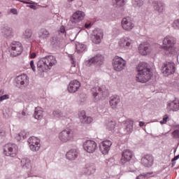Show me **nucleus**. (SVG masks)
Returning a JSON list of instances; mask_svg holds the SVG:
<instances>
[{
  "instance_id": "nucleus-1",
  "label": "nucleus",
  "mask_w": 179,
  "mask_h": 179,
  "mask_svg": "<svg viewBox=\"0 0 179 179\" xmlns=\"http://www.w3.org/2000/svg\"><path fill=\"white\" fill-rule=\"evenodd\" d=\"M137 75L136 76V82L140 83H146L152 78V71L148 67V64L145 62L140 63L137 66Z\"/></svg>"
},
{
  "instance_id": "nucleus-2",
  "label": "nucleus",
  "mask_w": 179,
  "mask_h": 179,
  "mask_svg": "<svg viewBox=\"0 0 179 179\" xmlns=\"http://www.w3.org/2000/svg\"><path fill=\"white\" fill-rule=\"evenodd\" d=\"M176 38L173 36H166L163 40V45L162 47L164 50L165 55H173L176 54Z\"/></svg>"
},
{
  "instance_id": "nucleus-3",
  "label": "nucleus",
  "mask_w": 179,
  "mask_h": 179,
  "mask_svg": "<svg viewBox=\"0 0 179 179\" xmlns=\"http://www.w3.org/2000/svg\"><path fill=\"white\" fill-rule=\"evenodd\" d=\"M113 66L116 72H121V71L125 69L127 62L122 57H115L113 60Z\"/></svg>"
},
{
  "instance_id": "nucleus-4",
  "label": "nucleus",
  "mask_w": 179,
  "mask_h": 179,
  "mask_svg": "<svg viewBox=\"0 0 179 179\" xmlns=\"http://www.w3.org/2000/svg\"><path fill=\"white\" fill-rule=\"evenodd\" d=\"M19 152V148L16 144L8 143L4 146L3 153L6 156H10L15 157Z\"/></svg>"
},
{
  "instance_id": "nucleus-5",
  "label": "nucleus",
  "mask_w": 179,
  "mask_h": 179,
  "mask_svg": "<svg viewBox=\"0 0 179 179\" xmlns=\"http://www.w3.org/2000/svg\"><path fill=\"white\" fill-rule=\"evenodd\" d=\"M162 72L165 75V76H169V75H173L176 72V66L174 63L171 62H166L163 64L162 67Z\"/></svg>"
},
{
  "instance_id": "nucleus-6",
  "label": "nucleus",
  "mask_w": 179,
  "mask_h": 179,
  "mask_svg": "<svg viewBox=\"0 0 179 179\" xmlns=\"http://www.w3.org/2000/svg\"><path fill=\"white\" fill-rule=\"evenodd\" d=\"M73 138V132L70 129L63 130L59 134V139L61 142L66 143L72 141Z\"/></svg>"
},
{
  "instance_id": "nucleus-7",
  "label": "nucleus",
  "mask_w": 179,
  "mask_h": 179,
  "mask_svg": "<svg viewBox=\"0 0 179 179\" xmlns=\"http://www.w3.org/2000/svg\"><path fill=\"white\" fill-rule=\"evenodd\" d=\"M28 143L32 152H38L40 150L41 145L40 144V139L37 138V137H30L28 139Z\"/></svg>"
},
{
  "instance_id": "nucleus-8",
  "label": "nucleus",
  "mask_w": 179,
  "mask_h": 179,
  "mask_svg": "<svg viewBox=\"0 0 179 179\" xmlns=\"http://www.w3.org/2000/svg\"><path fill=\"white\" fill-rule=\"evenodd\" d=\"M11 54L13 57H17L23 52V47L20 42L14 41L10 44Z\"/></svg>"
},
{
  "instance_id": "nucleus-9",
  "label": "nucleus",
  "mask_w": 179,
  "mask_h": 179,
  "mask_svg": "<svg viewBox=\"0 0 179 179\" xmlns=\"http://www.w3.org/2000/svg\"><path fill=\"white\" fill-rule=\"evenodd\" d=\"M104 58L101 55H97L94 56V57L88 59L87 61L85 62V65L87 66H91V65H98L100 66L101 64H103Z\"/></svg>"
},
{
  "instance_id": "nucleus-10",
  "label": "nucleus",
  "mask_w": 179,
  "mask_h": 179,
  "mask_svg": "<svg viewBox=\"0 0 179 179\" xmlns=\"http://www.w3.org/2000/svg\"><path fill=\"white\" fill-rule=\"evenodd\" d=\"M103 31L101 29H94L92 32L91 38L94 44H100L101 40H103Z\"/></svg>"
},
{
  "instance_id": "nucleus-11",
  "label": "nucleus",
  "mask_w": 179,
  "mask_h": 179,
  "mask_svg": "<svg viewBox=\"0 0 179 179\" xmlns=\"http://www.w3.org/2000/svg\"><path fill=\"white\" fill-rule=\"evenodd\" d=\"M84 150L87 153H93L97 149V143L96 142L88 140L83 144Z\"/></svg>"
},
{
  "instance_id": "nucleus-12",
  "label": "nucleus",
  "mask_w": 179,
  "mask_h": 179,
  "mask_svg": "<svg viewBox=\"0 0 179 179\" xmlns=\"http://www.w3.org/2000/svg\"><path fill=\"white\" fill-rule=\"evenodd\" d=\"M15 82L18 87H26L29 85V78L26 74H22L15 78Z\"/></svg>"
},
{
  "instance_id": "nucleus-13",
  "label": "nucleus",
  "mask_w": 179,
  "mask_h": 179,
  "mask_svg": "<svg viewBox=\"0 0 179 179\" xmlns=\"http://www.w3.org/2000/svg\"><path fill=\"white\" fill-rule=\"evenodd\" d=\"M134 157V152L129 150H124L122 152V157L120 159L121 164H125V163H128V162H131V159Z\"/></svg>"
},
{
  "instance_id": "nucleus-14",
  "label": "nucleus",
  "mask_w": 179,
  "mask_h": 179,
  "mask_svg": "<svg viewBox=\"0 0 179 179\" xmlns=\"http://www.w3.org/2000/svg\"><path fill=\"white\" fill-rule=\"evenodd\" d=\"M83 19H85V13L80 10H78L73 13L71 17L70 22L73 24L79 23V22L83 20Z\"/></svg>"
},
{
  "instance_id": "nucleus-15",
  "label": "nucleus",
  "mask_w": 179,
  "mask_h": 179,
  "mask_svg": "<svg viewBox=\"0 0 179 179\" xmlns=\"http://www.w3.org/2000/svg\"><path fill=\"white\" fill-rule=\"evenodd\" d=\"M132 43L133 42L131 38L128 37H124L120 39L118 45L120 47V48L128 50V48H131V47H132Z\"/></svg>"
},
{
  "instance_id": "nucleus-16",
  "label": "nucleus",
  "mask_w": 179,
  "mask_h": 179,
  "mask_svg": "<svg viewBox=\"0 0 179 179\" xmlns=\"http://www.w3.org/2000/svg\"><path fill=\"white\" fill-rule=\"evenodd\" d=\"M1 34L5 38H12L15 36L13 29L10 27L5 26L1 28Z\"/></svg>"
},
{
  "instance_id": "nucleus-17",
  "label": "nucleus",
  "mask_w": 179,
  "mask_h": 179,
  "mask_svg": "<svg viewBox=\"0 0 179 179\" xmlns=\"http://www.w3.org/2000/svg\"><path fill=\"white\" fill-rule=\"evenodd\" d=\"M122 27L126 31H131L135 27V24L129 18H123L122 20Z\"/></svg>"
},
{
  "instance_id": "nucleus-18",
  "label": "nucleus",
  "mask_w": 179,
  "mask_h": 179,
  "mask_svg": "<svg viewBox=\"0 0 179 179\" xmlns=\"http://www.w3.org/2000/svg\"><path fill=\"white\" fill-rule=\"evenodd\" d=\"M153 162H155V159L150 155H146L141 159V164L145 167H152Z\"/></svg>"
},
{
  "instance_id": "nucleus-19",
  "label": "nucleus",
  "mask_w": 179,
  "mask_h": 179,
  "mask_svg": "<svg viewBox=\"0 0 179 179\" xmlns=\"http://www.w3.org/2000/svg\"><path fill=\"white\" fill-rule=\"evenodd\" d=\"M37 69L41 73L42 72H45V71H48V64H47L45 57H43L38 61Z\"/></svg>"
},
{
  "instance_id": "nucleus-20",
  "label": "nucleus",
  "mask_w": 179,
  "mask_h": 179,
  "mask_svg": "<svg viewBox=\"0 0 179 179\" xmlns=\"http://www.w3.org/2000/svg\"><path fill=\"white\" fill-rule=\"evenodd\" d=\"M111 145H113V143H111L110 141H105L102 142L100 144V151L103 155H107L108 153V151L110 150V148L111 147Z\"/></svg>"
},
{
  "instance_id": "nucleus-21",
  "label": "nucleus",
  "mask_w": 179,
  "mask_h": 179,
  "mask_svg": "<svg viewBox=\"0 0 179 179\" xmlns=\"http://www.w3.org/2000/svg\"><path fill=\"white\" fill-rule=\"evenodd\" d=\"M79 87H80V83L77 80H74L70 82L68 86V90L69 93H76V92L79 90Z\"/></svg>"
},
{
  "instance_id": "nucleus-22",
  "label": "nucleus",
  "mask_w": 179,
  "mask_h": 179,
  "mask_svg": "<svg viewBox=\"0 0 179 179\" xmlns=\"http://www.w3.org/2000/svg\"><path fill=\"white\" fill-rule=\"evenodd\" d=\"M78 116L82 124H90L93 121L92 117L86 116V112L85 110L80 111Z\"/></svg>"
},
{
  "instance_id": "nucleus-23",
  "label": "nucleus",
  "mask_w": 179,
  "mask_h": 179,
  "mask_svg": "<svg viewBox=\"0 0 179 179\" xmlns=\"http://www.w3.org/2000/svg\"><path fill=\"white\" fill-rule=\"evenodd\" d=\"M138 52L141 55H148L150 52V45L143 43L138 46Z\"/></svg>"
},
{
  "instance_id": "nucleus-24",
  "label": "nucleus",
  "mask_w": 179,
  "mask_h": 179,
  "mask_svg": "<svg viewBox=\"0 0 179 179\" xmlns=\"http://www.w3.org/2000/svg\"><path fill=\"white\" fill-rule=\"evenodd\" d=\"M120 101H121V99H120L118 95H114L110 97V106L113 110H115L118 108V104H120Z\"/></svg>"
},
{
  "instance_id": "nucleus-25",
  "label": "nucleus",
  "mask_w": 179,
  "mask_h": 179,
  "mask_svg": "<svg viewBox=\"0 0 179 179\" xmlns=\"http://www.w3.org/2000/svg\"><path fill=\"white\" fill-rule=\"evenodd\" d=\"M45 60L48 65V70L51 69L52 66H54V65H57V59L52 55L45 57Z\"/></svg>"
},
{
  "instance_id": "nucleus-26",
  "label": "nucleus",
  "mask_w": 179,
  "mask_h": 179,
  "mask_svg": "<svg viewBox=\"0 0 179 179\" xmlns=\"http://www.w3.org/2000/svg\"><path fill=\"white\" fill-rule=\"evenodd\" d=\"M168 110L172 111H178L179 110V101L178 99H175L168 103L167 106Z\"/></svg>"
},
{
  "instance_id": "nucleus-27",
  "label": "nucleus",
  "mask_w": 179,
  "mask_h": 179,
  "mask_svg": "<svg viewBox=\"0 0 179 179\" xmlns=\"http://www.w3.org/2000/svg\"><path fill=\"white\" fill-rule=\"evenodd\" d=\"M78 150L76 149L70 150L66 155V159L69 160H75L78 157Z\"/></svg>"
},
{
  "instance_id": "nucleus-28",
  "label": "nucleus",
  "mask_w": 179,
  "mask_h": 179,
  "mask_svg": "<svg viewBox=\"0 0 179 179\" xmlns=\"http://www.w3.org/2000/svg\"><path fill=\"white\" fill-rule=\"evenodd\" d=\"M50 37V31L45 29H42L39 31V38L41 40H47Z\"/></svg>"
},
{
  "instance_id": "nucleus-29",
  "label": "nucleus",
  "mask_w": 179,
  "mask_h": 179,
  "mask_svg": "<svg viewBox=\"0 0 179 179\" xmlns=\"http://www.w3.org/2000/svg\"><path fill=\"white\" fill-rule=\"evenodd\" d=\"M152 5L154 6L155 10H157V12H159V13L163 12V9L164 6L163 3L160 1H153Z\"/></svg>"
},
{
  "instance_id": "nucleus-30",
  "label": "nucleus",
  "mask_w": 179,
  "mask_h": 179,
  "mask_svg": "<svg viewBox=\"0 0 179 179\" xmlns=\"http://www.w3.org/2000/svg\"><path fill=\"white\" fill-rule=\"evenodd\" d=\"M34 115L36 120H41L43 118V110H41V108H36Z\"/></svg>"
},
{
  "instance_id": "nucleus-31",
  "label": "nucleus",
  "mask_w": 179,
  "mask_h": 179,
  "mask_svg": "<svg viewBox=\"0 0 179 179\" xmlns=\"http://www.w3.org/2000/svg\"><path fill=\"white\" fill-rule=\"evenodd\" d=\"M92 94L96 100H99V95L101 94V88L99 87H93L92 90Z\"/></svg>"
},
{
  "instance_id": "nucleus-32",
  "label": "nucleus",
  "mask_w": 179,
  "mask_h": 179,
  "mask_svg": "<svg viewBox=\"0 0 179 179\" xmlns=\"http://www.w3.org/2000/svg\"><path fill=\"white\" fill-rule=\"evenodd\" d=\"M113 5L115 8H122L125 5V0H113Z\"/></svg>"
},
{
  "instance_id": "nucleus-33",
  "label": "nucleus",
  "mask_w": 179,
  "mask_h": 179,
  "mask_svg": "<svg viewBox=\"0 0 179 179\" xmlns=\"http://www.w3.org/2000/svg\"><path fill=\"white\" fill-rule=\"evenodd\" d=\"M125 129H126L127 132H132V129H134V121L127 120L126 122Z\"/></svg>"
},
{
  "instance_id": "nucleus-34",
  "label": "nucleus",
  "mask_w": 179,
  "mask_h": 179,
  "mask_svg": "<svg viewBox=\"0 0 179 179\" xmlns=\"http://www.w3.org/2000/svg\"><path fill=\"white\" fill-rule=\"evenodd\" d=\"M21 165L24 169H30V159L24 158L21 160Z\"/></svg>"
},
{
  "instance_id": "nucleus-35",
  "label": "nucleus",
  "mask_w": 179,
  "mask_h": 179,
  "mask_svg": "<svg viewBox=\"0 0 179 179\" xmlns=\"http://www.w3.org/2000/svg\"><path fill=\"white\" fill-rule=\"evenodd\" d=\"M106 127L109 131H113L115 128V121L113 120H109L106 122Z\"/></svg>"
},
{
  "instance_id": "nucleus-36",
  "label": "nucleus",
  "mask_w": 179,
  "mask_h": 179,
  "mask_svg": "<svg viewBox=\"0 0 179 179\" xmlns=\"http://www.w3.org/2000/svg\"><path fill=\"white\" fill-rule=\"evenodd\" d=\"M33 35V31H31V29H27L23 34H22V36L24 38H27V39H29V38H31V36Z\"/></svg>"
},
{
  "instance_id": "nucleus-37",
  "label": "nucleus",
  "mask_w": 179,
  "mask_h": 179,
  "mask_svg": "<svg viewBox=\"0 0 179 179\" xmlns=\"http://www.w3.org/2000/svg\"><path fill=\"white\" fill-rule=\"evenodd\" d=\"M53 115L56 118H64V117L66 118V117H68V115H64V113L62 112H61L60 110L53 111Z\"/></svg>"
},
{
  "instance_id": "nucleus-38",
  "label": "nucleus",
  "mask_w": 179,
  "mask_h": 179,
  "mask_svg": "<svg viewBox=\"0 0 179 179\" xmlns=\"http://www.w3.org/2000/svg\"><path fill=\"white\" fill-rule=\"evenodd\" d=\"M76 48L79 52H83L86 50V45L82 43H78L76 45Z\"/></svg>"
},
{
  "instance_id": "nucleus-39",
  "label": "nucleus",
  "mask_w": 179,
  "mask_h": 179,
  "mask_svg": "<svg viewBox=\"0 0 179 179\" xmlns=\"http://www.w3.org/2000/svg\"><path fill=\"white\" fill-rule=\"evenodd\" d=\"M17 117L19 120H24V118H27V113L24 110H22L17 114Z\"/></svg>"
},
{
  "instance_id": "nucleus-40",
  "label": "nucleus",
  "mask_w": 179,
  "mask_h": 179,
  "mask_svg": "<svg viewBox=\"0 0 179 179\" xmlns=\"http://www.w3.org/2000/svg\"><path fill=\"white\" fill-rule=\"evenodd\" d=\"M133 6L134 8H138V6H142L143 5V1L142 0H133Z\"/></svg>"
},
{
  "instance_id": "nucleus-41",
  "label": "nucleus",
  "mask_w": 179,
  "mask_h": 179,
  "mask_svg": "<svg viewBox=\"0 0 179 179\" xmlns=\"http://www.w3.org/2000/svg\"><path fill=\"white\" fill-rule=\"evenodd\" d=\"M85 168L89 171L88 173L90 174H92L96 171V168L93 165L87 164Z\"/></svg>"
},
{
  "instance_id": "nucleus-42",
  "label": "nucleus",
  "mask_w": 179,
  "mask_h": 179,
  "mask_svg": "<svg viewBox=\"0 0 179 179\" xmlns=\"http://www.w3.org/2000/svg\"><path fill=\"white\" fill-rule=\"evenodd\" d=\"M26 131H22L20 134H17L16 136V139L17 141H20V139H22V138H23V139H24V138H26Z\"/></svg>"
},
{
  "instance_id": "nucleus-43",
  "label": "nucleus",
  "mask_w": 179,
  "mask_h": 179,
  "mask_svg": "<svg viewBox=\"0 0 179 179\" xmlns=\"http://www.w3.org/2000/svg\"><path fill=\"white\" fill-rule=\"evenodd\" d=\"M86 101V94H80L78 96V103L82 104V103H85Z\"/></svg>"
},
{
  "instance_id": "nucleus-44",
  "label": "nucleus",
  "mask_w": 179,
  "mask_h": 179,
  "mask_svg": "<svg viewBox=\"0 0 179 179\" xmlns=\"http://www.w3.org/2000/svg\"><path fill=\"white\" fill-rule=\"evenodd\" d=\"M167 120H169V115H165L163 117V120L162 121H160V124H166Z\"/></svg>"
},
{
  "instance_id": "nucleus-45",
  "label": "nucleus",
  "mask_w": 179,
  "mask_h": 179,
  "mask_svg": "<svg viewBox=\"0 0 179 179\" xmlns=\"http://www.w3.org/2000/svg\"><path fill=\"white\" fill-rule=\"evenodd\" d=\"M30 66H31V69H32L33 72H36V65H34V60H31L30 62Z\"/></svg>"
},
{
  "instance_id": "nucleus-46",
  "label": "nucleus",
  "mask_w": 179,
  "mask_h": 179,
  "mask_svg": "<svg viewBox=\"0 0 179 179\" xmlns=\"http://www.w3.org/2000/svg\"><path fill=\"white\" fill-rule=\"evenodd\" d=\"M172 135L173 136V138H179V130H175Z\"/></svg>"
},
{
  "instance_id": "nucleus-47",
  "label": "nucleus",
  "mask_w": 179,
  "mask_h": 179,
  "mask_svg": "<svg viewBox=\"0 0 179 179\" xmlns=\"http://www.w3.org/2000/svg\"><path fill=\"white\" fill-rule=\"evenodd\" d=\"M8 99H9V95L4 94V95L0 96V101H3V100H8Z\"/></svg>"
},
{
  "instance_id": "nucleus-48",
  "label": "nucleus",
  "mask_w": 179,
  "mask_h": 179,
  "mask_svg": "<svg viewBox=\"0 0 179 179\" xmlns=\"http://www.w3.org/2000/svg\"><path fill=\"white\" fill-rule=\"evenodd\" d=\"M173 27L175 29H179V20H176L173 24Z\"/></svg>"
},
{
  "instance_id": "nucleus-49",
  "label": "nucleus",
  "mask_w": 179,
  "mask_h": 179,
  "mask_svg": "<svg viewBox=\"0 0 179 179\" xmlns=\"http://www.w3.org/2000/svg\"><path fill=\"white\" fill-rule=\"evenodd\" d=\"M69 57L71 61V64H72L73 66H74V67L76 66V63H75V61L73 60V56L72 55H69Z\"/></svg>"
},
{
  "instance_id": "nucleus-50",
  "label": "nucleus",
  "mask_w": 179,
  "mask_h": 179,
  "mask_svg": "<svg viewBox=\"0 0 179 179\" xmlns=\"http://www.w3.org/2000/svg\"><path fill=\"white\" fill-rule=\"evenodd\" d=\"M152 174H153V172L147 173L143 176H144V178H149V177H150V176H152Z\"/></svg>"
},
{
  "instance_id": "nucleus-51",
  "label": "nucleus",
  "mask_w": 179,
  "mask_h": 179,
  "mask_svg": "<svg viewBox=\"0 0 179 179\" xmlns=\"http://www.w3.org/2000/svg\"><path fill=\"white\" fill-rule=\"evenodd\" d=\"M10 13H13V15H17V10L15 8L10 9Z\"/></svg>"
},
{
  "instance_id": "nucleus-52",
  "label": "nucleus",
  "mask_w": 179,
  "mask_h": 179,
  "mask_svg": "<svg viewBox=\"0 0 179 179\" xmlns=\"http://www.w3.org/2000/svg\"><path fill=\"white\" fill-rule=\"evenodd\" d=\"M178 159H179V155L174 157V158L171 159V162H176V160H178Z\"/></svg>"
},
{
  "instance_id": "nucleus-53",
  "label": "nucleus",
  "mask_w": 179,
  "mask_h": 179,
  "mask_svg": "<svg viewBox=\"0 0 179 179\" xmlns=\"http://www.w3.org/2000/svg\"><path fill=\"white\" fill-rule=\"evenodd\" d=\"M60 32L61 33H64L65 32V27L64 26H62L60 27Z\"/></svg>"
},
{
  "instance_id": "nucleus-54",
  "label": "nucleus",
  "mask_w": 179,
  "mask_h": 179,
  "mask_svg": "<svg viewBox=\"0 0 179 179\" xmlns=\"http://www.w3.org/2000/svg\"><path fill=\"white\" fill-rule=\"evenodd\" d=\"M36 57V55L34 52L31 53L30 55L31 59L35 58Z\"/></svg>"
},
{
  "instance_id": "nucleus-55",
  "label": "nucleus",
  "mask_w": 179,
  "mask_h": 179,
  "mask_svg": "<svg viewBox=\"0 0 179 179\" xmlns=\"http://www.w3.org/2000/svg\"><path fill=\"white\" fill-rule=\"evenodd\" d=\"M137 179H145V176L143 175H140L137 177Z\"/></svg>"
},
{
  "instance_id": "nucleus-56",
  "label": "nucleus",
  "mask_w": 179,
  "mask_h": 179,
  "mask_svg": "<svg viewBox=\"0 0 179 179\" xmlns=\"http://www.w3.org/2000/svg\"><path fill=\"white\" fill-rule=\"evenodd\" d=\"M143 125H145V122H139V127H143Z\"/></svg>"
},
{
  "instance_id": "nucleus-57",
  "label": "nucleus",
  "mask_w": 179,
  "mask_h": 179,
  "mask_svg": "<svg viewBox=\"0 0 179 179\" xmlns=\"http://www.w3.org/2000/svg\"><path fill=\"white\" fill-rule=\"evenodd\" d=\"M85 27L86 29H89V28L90 27V24H85Z\"/></svg>"
},
{
  "instance_id": "nucleus-58",
  "label": "nucleus",
  "mask_w": 179,
  "mask_h": 179,
  "mask_svg": "<svg viewBox=\"0 0 179 179\" xmlns=\"http://www.w3.org/2000/svg\"><path fill=\"white\" fill-rule=\"evenodd\" d=\"M29 8H31V9H34V8H36V6L34 5H30Z\"/></svg>"
},
{
  "instance_id": "nucleus-59",
  "label": "nucleus",
  "mask_w": 179,
  "mask_h": 179,
  "mask_svg": "<svg viewBox=\"0 0 179 179\" xmlns=\"http://www.w3.org/2000/svg\"><path fill=\"white\" fill-rule=\"evenodd\" d=\"M3 93H4V91L3 90H0V96H2Z\"/></svg>"
},
{
  "instance_id": "nucleus-60",
  "label": "nucleus",
  "mask_w": 179,
  "mask_h": 179,
  "mask_svg": "<svg viewBox=\"0 0 179 179\" xmlns=\"http://www.w3.org/2000/svg\"><path fill=\"white\" fill-rule=\"evenodd\" d=\"M176 166V162L172 163V167H174Z\"/></svg>"
},
{
  "instance_id": "nucleus-61",
  "label": "nucleus",
  "mask_w": 179,
  "mask_h": 179,
  "mask_svg": "<svg viewBox=\"0 0 179 179\" xmlns=\"http://www.w3.org/2000/svg\"><path fill=\"white\" fill-rule=\"evenodd\" d=\"M68 2H73V1H75V0H67Z\"/></svg>"
},
{
  "instance_id": "nucleus-62",
  "label": "nucleus",
  "mask_w": 179,
  "mask_h": 179,
  "mask_svg": "<svg viewBox=\"0 0 179 179\" xmlns=\"http://www.w3.org/2000/svg\"><path fill=\"white\" fill-rule=\"evenodd\" d=\"M24 3H30L27 1H24Z\"/></svg>"
},
{
  "instance_id": "nucleus-63",
  "label": "nucleus",
  "mask_w": 179,
  "mask_h": 179,
  "mask_svg": "<svg viewBox=\"0 0 179 179\" xmlns=\"http://www.w3.org/2000/svg\"><path fill=\"white\" fill-rule=\"evenodd\" d=\"M70 40H71V41H73V40H74V39H73V38H70Z\"/></svg>"
},
{
  "instance_id": "nucleus-64",
  "label": "nucleus",
  "mask_w": 179,
  "mask_h": 179,
  "mask_svg": "<svg viewBox=\"0 0 179 179\" xmlns=\"http://www.w3.org/2000/svg\"><path fill=\"white\" fill-rule=\"evenodd\" d=\"M2 13V12L0 11V15Z\"/></svg>"
}]
</instances>
